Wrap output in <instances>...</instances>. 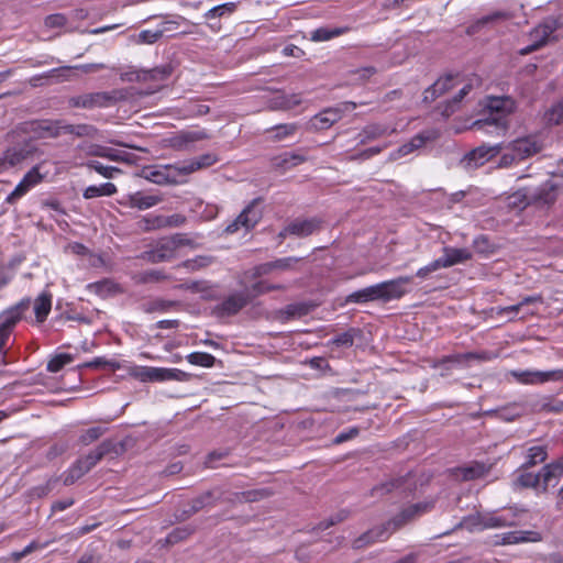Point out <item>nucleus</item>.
<instances>
[{"label": "nucleus", "mask_w": 563, "mask_h": 563, "mask_svg": "<svg viewBox=\"0 0 563 563\" xmlns=\"http://www.w3.org/2000/svg\"><path fill=\"white\" fill-rule=\"evenodd\" d=\"M515 110L516 101L511 97H487L482 118L473 122L472 130L483 134L504 136L509 128L508 117Z\"/></svg>", "instance_id": "1"}, {"label": "nucleus", "mask_w": 563, "mask_h": 563, "mask_svg": "<svg viewBox=\"0 0 563 563\" xmlns=\"http://www.w3.org/2000/svg\"><path fill=\"white\" fill-rule=\"evenodd\" d=\"M412 279V276H399L395 279L358 289L346 296L345 303L363 305L372 301L388 302L400 299L408 292L406 286L411 284Z\"/></svg>", "instance_id": "2"}, {"label": "nucleus", "mask_w": 563, "mask_h": 563, "mask_svg": "<svg viewBox=\"0 0 563 563\" xmlns=\"http://www.w3.org/2000/svg\"><path fill=\"white\" fill-rule=\"evenodd\" d=\"M126 99L124 89H113L111 91L87 92L68 98L67 103L70 108L92 110L96 108H108L119 101Z\"/></svg>", "instance_id": "3"}, {"label": "nucleus", "mask_w": 563, "mask_h": 563, "mask_svg": "<svg viewBox=\"0 0 563 563\" xmlns=\"http://www.w3.org/2000/svg\"><path fill=\"white\" fill-rule=\"evenodd\" d=\"M252 301L249 291L243 290L234 291L225 297L221 302L211 308V316L217 319H224L236 316Z\"/></svg>", "instance_id": "4"}, {"label": "nucleus", "mask_w": 563, "mask_h": 563, "mask_svg": "<svg viewBox=\"0 0 563 563\" xmlns=\"http://www.w3.org/2000/svg\"><path fill=\"white\" fill-rule=\"evenodd\" d=\"M434 508V501H421L412 504L404 508L399 514L394 516L390 520L383 523L387 526L389 534L405 527L406 525L415 521L417 518L431 511Z\"/></svg>", "instance_id": "5"}, {"label": "nucleus", "mask_w": 563, "mask_h": 563, "mask_svg": "<svg viewBox=\"0 0 563 563\" xmlns=\"http://www.w3.org/2000/svg\"><path fill=\"white\" fill-rule=\"evenodd\" d=\"M261 202V198L253 199L236 219L225 228L224 232L233 234L241 228H244L246 231L252 230L262 219V211L257 208Z\"/></svg>", "instance_id": "6"}, {"label": "nucleus", "mask_w": 563, "mask_h": 563, "mask_svg": "<svg viewBox=\"0 0 563 563\" xmlns=\"http://www.w3.org/2000/svg\"><path fill=\"white\" fill-rule=\"evenodd\" d=\"M504 143H498L495 145L483 144L468 152L464 156L463 163L468 168H477L479 166H483L486 162L490 161L492 158L496 157L504 151Z\"/></svg>", "instance_id": "7"}, {"label": "nucleus", "mask_w": 563, "mask_h": 563, "mask_svg": "<svg viewBox=\"0 0 563 563\" xmlns=\"http://www.w3.org/2000/svg\"><path fill=\"white\" fill-rule=\"evenodd\" d=\"M5 152L10 158L9 163L15 167L25 161L33 159L41 151L33 139L24 137L22 141L8 147Z\"/></svg>", "instance_id": "8"}, {"label": "nucleus", "mask_w": 563, "mask_h": 563, "mask_svg": "<svg viewBox=\"0 0 563 563\" xmlns=\"http://www.w3.org/2000/svg\"><path fill=\"white\" fill-rule=\"evenodd\" d=\"M543 148L542 143L534 136H526L514 140L505 145L504 150H510L519 162L525 161L540 153Z\"/></svg>", "instance_id": "9"}, {"label": "nucleus", "mask_w": 563, "mask_h": 563, "mask_svg": "<svg viewBox=\"0 0 563 563\" xmlns=\"http://www.w3.org/2000/svg\"><path fill=\"white\" fill-rule=\"evenodd\" d=\"M41 164L33 166L15 186L14 190L5 198L9 205L15 203L20 198L26 195L34 186L42 183L44 175L40 173Z\"/></svg>", "instance_id": "10"}, {"label": "nucleus", "mask_w": 563, "mask_h": 563, "mask_svg": "<svg viewBox=\"0 0 563 563\" xmlns=\"http://www.w3.org/2000/svg\"><path fill=\"white\" fill-rule=\"evenodd\" d=\"M30 299H23L18 305L0 314V332L2 333V336L10 338L13 329L21 320L23 312L30 308Z\"/></svg>", "instance_id": "11"}, {"label": "nucleus", "mask_w": 563, "mask_h": 563, "mask_svg": "<svg viewBox=\"0 0 563 563\" xmlns=\"http://www.w3.org/2000/svg\"><path fill=\"white\" fill-rule=\"evenodd\" d=\"M558 186L552 181H545L539 188L530 192L531 206L537 208H550L558 199Z\"/></svg>", "instance_id": "12"}, {"label": "nucleus", "mask_w": 563, "mask_h": 563, "mask_svg": "<svg viewBox=\"0 0 563 563\" xmlns=\"http://www.w3.org/2000/svg\"><path fill=\"white\" fill-rule=\"evenodd\" d=\"M176 255L175 243L169 238L161 239L156 245L144 253V258L151 263H162L174 258Z\"/></svg>", "instance_id": "13"}, {"label": "nucleus", "mask_w": 563, "mask_h": 563, "mask_svg": "<svg viewBox=\"0 0 563 563\" xmlns=\"http://www.w3.org/2000/svg\"><path fill=\"white\" fill-rule=\"evenodd\" d=\"M555 27L549 23L540 24L530 32L532 43L519 51L520 55L531 54L544 45H547L549 37L554 32Z\"/></svg>", "instance_id": "14"}, {"label": "nucleus", "mask_w": 563, "mask_h": 563, "mask_svg": "<svg viewBox=\"0 0 563 563\" xmlns=\"http://www.w3.org/2000/svg\"><path fill=\"white\" fill-rule=\"evenodd\" d=\"M316 307L317 305L312 301L289 303L276 311V318L282 322L299 319L309 314Z\"/></svg>", "instance_id": "15"}, {"label": "nucleus", "mask_w": 563, "mask_h": 563, "mask_svg": "<svg viewBox=\"0 0 563 563\" xmlns=\"http://www.w3.org/2000/svg\"><path fill=\"white\" fill-rule=\"evenodd\" d=\"M471 360L487 361V360H489V353L488 352H482V353L467 352V353H463V354L446 355L441 358L434 360L431 364V367L432 368H444L445 371H449L450 365L462 364L463 362H467Z\"/></svg>", "instance_id": "16"}, {"label": "nucleus", "mask_w": 563, "mask_h": 563, "mask_svg": "<svg viewBox=\"0 0 563 563\" xmlns=\"http://www.w3.org/2000/svg\"><path fill=\"white\" fill-rule=\"evenodd\" d=\"M300 258L297 257H284L272 262L262 263L256 265L252 269V278L257 279L265 275L272 274L274 271H289L295 263H298Z\"/></svg>", "instance_id": "17"}, {"label": "nucleus", "mask_w": 563, "mask_h": 563, "mask_svg": "<svg viewBox=\"0 0 563 563\" xmlns=\"http://www.w3.org/2000/svg\"><path fill=\"white\" fill-rule=\"evenodd\" d=\"M322 221L318 218L295 219L286 225V232L298 238H307L321 229Z\"/></svg>", "instance_id": "18"}, {"label": "nucleus", "mask_w": 563, "mask_h": 563, "mask_svg": "<svg viewBox=\"0 0 563 563\" xmlns=\"http://www.w3.org/2000/svg\"><path fill=\"white\" fill-rule=\"evenodd\" d=\"M518 382L523 384L544 383L549 380H563V369L548 372H512Z\"/></svg>", "instance_id": "19"}, {"label": "nucleus", "mask_w": 563, "mask_h": 563, "mask_svg": "<svg viewBox=\"0 0 563 563\" xmlns=\"http://www.w3.org/2000/svg\"><path fill=\"white\" fill-rule=\"evenodd\" d=\"M208 139L210 135L206 130L181 131L169 139V144L173 148L183 151L187 150L191 143Z\"/></svg>", "instance_id": "20"}, {"label": "nucleus", "mask_w": 563, "mask_h": 563, "mask_svg": "<svg viewBox=\"0 0 563 563\" xmlns=\"http://www.w3.org/2000/svg\"><path fill=\"white\" fill-rule=\"evenodd\" d=\"M542 541V534L538 531L532 530H518L506 532L499 540L494 542L495 545H508L526 542H540Z\"/></svg>", "instance_id": "21"}, {"label": "nucleus", "mask_w": 563, "mask_h": 563, "mask_svg": "<svg viewBox=\"0 0 563 563\" xmlns=\"http://www.w3.org/2000/svg\"><path fill=\"white\" fill-rule=\"evenodd\" d=\"M163 201V198L157 195H146L143 191H136L133 194H129L125 198L123 203L124 206H128L130 208H136L139 210H146L150 209L159 202Z\"/></svg>", "instance_id": "22"}, {"label": "nucleus", "mask_w": 563, "mask_h": 563, "mask_svg": "<svg viewBox=\"0 0 563 563\" xmlns=\"http://www.w3.org/2000/svg\"><path fill=\"white\" fill-rule=\"evenodd\" d=\"M342 118V111L338 108H327L313 115L309 125L313 130H325L332 126L335 122H338Z\"/></svg>", "instance_id": "23"}, {"label": "nucleus", "mask_w": 563, "mask_h": 563, "mask_svg": "<svg viewBox=\"0 0 563 563\" xmlns=\"http://www.w3.org/2000/svg\"><path fill=\"white\" fill-rule=\"evenodd\" d=\"M389 536L390 534L387 531V526L380 525L367 530L358 538H356L352 543V548L355 550H360L376 541H385L389 538Z\"/></svg>", "instance_id": "24"}, {"label": "nucleus", "mask_w": 563, "mask_h": 563, "mask_svg": "<svg viewBox=\"0 0 563 563\" xmlns=\"http://www.w3.org/2000/svg\"><path fill=\"white\" fill-rule=\"evenodd\" d=\"M223 495L224 490L221 487H213L190 499V501L194 504V507L199 512L203 509L216 507L218 503L222 499Z\"/></svg>", "instance_id": "25"}, {"label": "nucleus", "mask_w": 563, "mask_h": 563, "mask_svg": "<svg viewBox=\"0 0 563 563\" xmlns=\"http://www.w3.org/2000/svg\"><path fill=\"white\" fill-rule=\"evenodd\" d=\"M542 492H547L550 485L554 486L563 476V457L544 465L541 470Z\"/></svg>", "instance_id": "26"}, {"label": "nucleus", "mask_w": 563, "mask_h": 563, "mask_svg": "<svg viewBox=\"0 0 563 563\" xmlns=\"http://www.w3.org/2000/svg\"><path fill=\"white\" fill-rule=\"evenodd\" d=\"M395 132L396 129H389L388 126L379 123H371L362 129L357 137L360 140V144L364 145L379 137L390 135Z\"/></svg>", "instance_id": "27"}, {"label": "nucleus", "mask_w": 563, "mask_h": 563, "mask_svg": "<svg viewBox=\"0 0 563 563\" xmlns=\"http://www.w3.org/2000/svg\"><path fill=\"white\" fill-rule=\"evenodd\" d=\"M515 517L516 515H511L510 517L507 515H498L497 511L483 512V530L516 527L518 522L515 520Z\"/></svg>", "instance_id": "28"}, {"label": "nucleus", "mask_w": 563, "mask_h": 563, "mask_svg": "<svg viewBox=\"0 0 563 563\" xmlns=\"http://www.w3.org/2000/svg\"><path fill=\"white\" fill-rule=\"evenodd\" d=\"M302 99L299 93L276 95L268 100V108L274 111H288L301 104Z\"/></svg>", "instance_id": "29"}, {"label": "nucleus", "mask_w": 563, "mask_h": 563, "mask_svg": "<svg viewBox=\"0 0 563 563\" xmlns=\"http://www.w3.org/2000/svg\"><path fill=\"white\" fill-rule=\"evenodd\" d=\"M444 256L440 257V265L442 268L451 267L459 263H464L472 258V253L467 249H456V247H444L443 249Z\"/></svg>", "instance_id": "30"}, {"label": "nucleus", "mask_w": 563, "mask_h": 563, "mask_svg": "<svg viewBox=\"0 0 563 563\" xmlns=\"http://www.w3.org/2000/svg\"><path fill=\"white\" fill-rule=\"evenodd\" d=\"M511 18V14L506 11H495L490 14L482 16L473 24L468 25L466 29V33L468 35H474L478 33L484 26L488 24L499 23L503 21H507Z\"/></svg>", "instance_id": "31"}, {"label": "nucleus", "mask_w": 563, "mask_h": 563, "mask_svg": "<svg viewBox=\"0 0 563 563\" xmlns=\"http://www.w3.org/2000/svg\"><path fill=\"white\" fill-rule=\"evenodd\" d=\"M166 166V178L167 185H177L185 181V178L191 174L189 172L188 162H181L174 165H165Z\"/></svg>", "instance_id": "32"}, {"label": "nucleus", "mask_w": 563, "mask_h": 563, "mask_svg": "<svg viewBox=\"0 0 563 563\" xmlns=\"http://www.w3.org/2000/svg\"><path fill=\"white\" fill-rule=\"evenodd\" d=\"M548 459V450L544 445H534L527 450L526 461L520 470L527 471L538 464L543 463Z\"/></svg>", "instance_id": "33"}, {"label": "nucleus", "mask_w": 563, "mask_h": 563, "mask_svg": "<svg viewBox=\"0 0 563 563\" xmlns=\"http://www.w3.org/2000/svg\"><path fill=\"white\" fill-rule=\"evenodd\" d=\"M299 126L300 125L296 122L277 124L275 126L267 129L266 133L269 134V140L272 142H280L285 139H288V137H291L292 135H295V133L298 131Z\"/></svg>", "instance_id": "34"}, {"label": "nucleus", "mask_w": 563, "mask_h": 563, "mask_svg": "<svg viewBox=\"0 0 563 563\" xmlns=\"http://www.w3.org/2000/svg\"><path fill=\"white\" fill-rule=\"evenodd\" d=\"M306 157L296 153H284L272 158V165L277 169H289L306 162Z\"/></svg>", "instance_id": "35"}, {"label": "nucleus", "mask_w": 563, "mask_h": 563, "mask_svg": "<svg viewBox=\"0 0 563 563\" xmlns=\"http://www.w3.org/2000/svg\"><path fill=\"white\" fill-rule=\"evenodd\" d=\"M52 308V294L43 291L34 301V313L36 321L42 323L46 320Z\"/></svg>", "instance_id": "36"}, {"label": "nucleus", "mask_w": 563, "mask_h": 563, "mask_svg": "<svg viewBox=\"0 0 563 563\" xmlns=\"http://www.w3.org/2000/svg\"><path fill=\"white\" fill-rule=\"evenodd\" d=\"M350 31V27L342 26V27H329V26H322L319 29L313 30L310 33V40L313 42H325L330 41L334 37L341 36Z\"/></svg>", "instance_id": "37"}, {"label": "nucleus", "mask_w": 563, "mask_h": 563, "mask_svg": "<svg viewBox=\"0 0 563 563\" xmlns=\"http://www.w3.org/2000/svg\"><path fill=\"white\" fill-rule=\"evenodd\" d=\"M174 67L170 64L161 65L152 69L143 70V82L144 81H156L162 82L167 80L173 74Z\"/></svg>", "instance_id": "38"}, {"label": "nucleus", "mask_w": 563, "mask_h": 563, "mask_svg": "<svg viewBox=\"0 0 563 563\" xmlns=\"http://www.w3.org/2000/svg\"><path fill=\"white\" fill-rule=\"evenodd\" d=\"M60 124L62 120H42L35 123L34 131L42 136L56 139L60 136Z\"/></svg>", "instance_id": "39"}, {"label": "nucleus", "mask_w": 563, "mask_h": 563, "mask_svg": "<svg viewBox=\"0 0 563 563\" xmlns=\"http://www.w3.org/2000/svg\"><path fill=\"white\" fill-rule=\"evenodd\" d=\"M515 485L520 488H533L542 492L541 472L534 474L523 471L515 481Z\"/></svg>", "instance_id": "40"}, {"label": "nucleus", "mask_w": 563, "mask_h": 563, "mask_svg": "<svg viewBox=\"0 0 563 563\" xmlns=\"http://www.w3.org/2000/svg\"><path fill=\"white\" fill-rule=\"evenodd\" d=\"M178 306L177 301L166 300L162 298H155L148 301H145L141 305V309L145 313H154V312H166Z\"/></svg>", "instance_id": "41"}, {"label": "nucleus", "mask_w": 563, "mask_h": 563, "mask_svg": "<svg viewBox=\"0 0 563 563\" xmlns=\"http://www.w3.org/2000/svg\"><path fill=\"white\" fill-rule=\"evenodd\" d=\"M246 291H249V296L251 301H253L255 298L267 294L269 291L274 290H285L286 287L282 284H269L266 280H258L254 283L251 287L245 288Z\"/></svg>", "instance_id": "42"}, {"label": "nucleus", "mask_w": 563, "mask_h": 563, "mask_svg": "<svg viewBox=\"0 0 563 563\" xmlns=\"http://www.w3.org/2000/svg\"><path fill=\"white\" fill-rule=\"evenodd\" d=\"M97 450L100 454L106 456H119L122 455L126 451L125 442H115L113 440H104L98 446Z\"/></svg>", "instance_id": "43"}, {"label": "nucleus", "mask_w": 563, "mask_h": 563, "mask_svg": "<svg viewBox=\"0 0 563 563\" xmlns=\"http://www.w3.org/2000/svg\"><path fill=\"white\" fill-rule=\"evenodd\" d=\"M87 155L104 157L113 162H123L125 158L115 150L99 144H91L87 148Z\"/></svg>", "instance_id": "44"}, {"label": "nucleus", "mask_w": 563, "mask_h": 563, "mask_svg": "<svg viewBox=\"0 0 563 563\" xmlns=\"http://www.w3.org/2000/svg\"><path fill=\"white\" fill-rule=\"evenodd\" d=\"M117 192V187L112 183H106L100 186H89L85 189L82 196L85 199H92L101 196H112Z\"/></svg>", "instance_id": "45"}, {"label": "nucleus", "mask_w": 563, "mask_h": 563, "mask_svg": "<svg viewBox=\"0 0 563 563\" xmlns=\"http://www.w3.org/2000/svg\"><path fill=\"white\" fill-rule=\"evenodd\" d=\"M87 473L88 471L86 467L82 465L79 459H77L74 464L63 474V483L65 486H70Z\"/></svg>", "instance_id": "46"}, {"label": "nucleus", "mask_w": 563, "mask_h": 563, "mask_svg": "<svg viewBox=\"0 0 563 563\" xmlns=\"http://www.w3.org/2000/svg\"><path fill=\"white\" fill-rule=\"evenodd\" d=\"M218 161H219V158L216 154L207 153V154H202V155H200L196 158H192L190 161H187V162L189 165V172H191V174H192L199 169H203V168L212 166Z\"/></svg>", "instance_id": "47"}, {"label": "nucleus", "mask_w": 563, "mask_h": 563, "mask_svg": "<svg viewBox=\"0 0 563 563\" xmlns=\"http://www.w3.org/2000/svg\"><path fill=\"white\" fill-rule=\"evenodd\" d=\"M472 88L473 86L471 84H466L460 89V91L445 103L442 114L445 117L453 114L457 110L460 102L470 93Z\"/></svg>", "instance_id": "48"}, {"label": "nucleus", "mask_w": 563, "mask_h": 563, "mask_svg": "<svg viewBox=\"0 0 563 563\" xmlns=\"http://www.w3.org/2000/svg\"><path fill=\"white\" fill-rule=\"evenodd\" d=\"M166 368L164 367H142L137 377L142 382H165Z\"/></svg>", "instance_id": "49"}, {"label": "nucleus", "mask_w": 563, "mask_h": 563, "mask_svg": "<svg viewBox=\"0 0 563 563\" xmlns=\"http://www.w3.org/2000/svg\"><path fill=\"white\" fill-rule=\"evenodd\" d=\"M404 482L405 479L402 477H398L380 483L371 489V496L376 497L389 494L394 489L399 488L404 484Z\"/></svg>", "instance_id": "50"}, {"label": "nucleus", "mask_w": 563, "mask_h": 563, "mask_svg": "<svg viewBox=\"0 0 563 563\" xmlns=\"http://www.w3.org/2000/svg\"><path fill=\"white\" fill-rule=\"evenodd\" d=\"M461 528H466L468 531H474L476 529L483 530V512L477 511L475 514L463 517L453 530Z\"/></svg>", "instance_id": "51"}, {"label": "nucleus", "mask_w": 563, "mask_h": 563, "mask_svg": "<svg viewBox=\"0 0 563 563\" xmlns=\"http://www.w3.org/2000/svg\"><path fill=\"white\" fill-rule=\"evenodd\" d=\"M509 206L517 209H526L531 206V196L528 189L522 188L508 197Z\"/></svg>", "instance_id": "52"}, {"label": "nucleus", "mask_w": 563, "mask_h": 563, "mask_svg": "<svg viewBox=\"0 0 563 563\" xmlns=\"http://www.w3.org/2000/svg\"><path fill=\"white\" fill-rule=\"evenodd\" d=\"M351 516V511L347 509H341L336 514L330 516L327 520L319 522L313 530L314 531H323L329 529L332 526H335L340 522H343Z\"/></svg>", "instance_id": "53"}, {"label": "nucleus", "mask_w": 563, "mask_h": 563, "mask_svg": "<svg viewBox=\"0 0 563 563\" xmlns=\"http://www.w3.org/2000/svg\"><path fill=\"white\" fill-rule=\"evenodd\" d=\"M235 2H227L220 5H216L205 13L206 20H213L216 18H222L232 14L236 10Z\"/></svg>", "instance_id": "54"}, {"label": "nucleus", "mask_w": 563, "mask_h": 563, "mask_svg": "<svg viewBox=\"0 0 563 563\" xmlns=\"http://www.w3.org/2000/svg\"><path fill=\"white\" fill-rule=\"evenodd\" d=\"M271 495L268 489H253L241 493H234V497L239 499L240 503H254L262 500Z\"/></svg>", "instance_id": "55"}, {"label": "nucleus", "mask_w": 563, "mask_h": 563, "mask_svg": "<svg viewBox=\"0 0 563 563\" xmlns=\"http://www.w3.org/2000/svg\"><path fill=\"white\" fill-rule=\"evenodd\" d=\"M107 430H108L107 428L100 427V426L91 427V428L82 431V433L80 434V437L78 439V442L81 445H89V444L93 443L95 441L99 440L107 432Z\"/></svg>", "instance_id": "56"}, {"label": "nucleus", "mask_w": 563, "mask_h": 563, "mask_svg": "<svg viewBox=\"0 0 563 563\" xmlns=\"http://www.w3.org/2000/svg\"><path fill=\"white\" fill-rule=\"evenodd\" d=\"M143 176L145 179L157 184V185H167L168 178H166V166H159L158 168H150L146 167L143 169Z\"/></svg>", "instance_id": "57"}, {"label": "nucleus", "mask_w": 563, "mask_h": 563, "mask_svg": "<svg viewBox=\"0 0 563 563\" xmlns=\"http://www.w3.org/2000/svg\"><path fill=\"white\" fill-rule=\"evenodd\" d=\"M461 472L464 481H473L484 476L487 473V468L484 463L475 462L472 465L462 467Z\"/></svg>", "instance_id": "58"}, {"label": "nucleus", "mask_w": 563, "mask_h": 563, "mask_svg": "<svg viewBox=\"0 0 563 563\" xmlns=\"http://www.w3.org/2000/svg\"><path fill=\"white\" fill-rule=\"evenodd\" d=\"M544 119L552 125H560L563 123V99L551 106V108L545 112Z\"/></svg>", "instance_id": "59"}, {"label": "nucleus", "mask_w": 563, "mask_h": 563, "mask_svg": "<svg viewBox=\"0 0 563 563\" xmlns=\"http://www.w3.org/2000/svg\"><path fill=\"white\" fill-rule=\"evenodd\" d=\"M187 361L192 365L202 367H212L216 363V357L205 352H194L186 356Z\"/></svg>", "instance_id": "60"}, {"label": "nucleus", "mask_w": 563, "mask_h": 563, "mask_svg": "<svg viewBox=\"0 0 563 563\" xmlns=\"http://www.w3.org/2000/svg\"><path fill=\"white\" fill-rule=\"evenodd\" d=\"M213 263V257L207 255H199L195 258L187 260L180 264V266L195 272L208 267Z\"/></svg>", "instance_id": "61"}, {"label": "nucleus", "mask_w": 563, "mask_h": 563, "mask_svg": "<svg viewBox=\"0 0 563 563\" xmlns=\"http://www.w3.org/2000/svg\"><path fill=\"white\" fill-rule=\"evenodd\" d=\"M195 527L185 526L175 528L166 538V542L169 544H175L177 542L186 540L189 536L195 532Z\"/></svg>", "instance_id": "62"}, {"label": "nucleus", "mask_w": 563, "mask_h": 563, "mask_svg": "<svg viewBox=\"0 0 563 563\" xmlns=\"http://www.w3.org/2000/svg\"><path fill=\"white\" fill-rule=\"evenodd\" d=\"M358 330L355 328H350L347 331L336 335L330 341V344L335 346H344L351 347L354 344V338L357 334Z\"/></svg>", "instance_id": "63"}, {"label": "nucleus", "mask_w": 563, "mask_h": 563, "mask_svg": "<svg viewBox=\"0 0 563 563\" xmlns=\"http://www.w3.org/2000/svg\"><path fill=\"white\" fill-rule=\"evenodd\" d=\"M539 410L554 413L563 412V400H558L553 397H545L540 401Z\"/></svg>", "instance_id": "64"}]
</instances>
